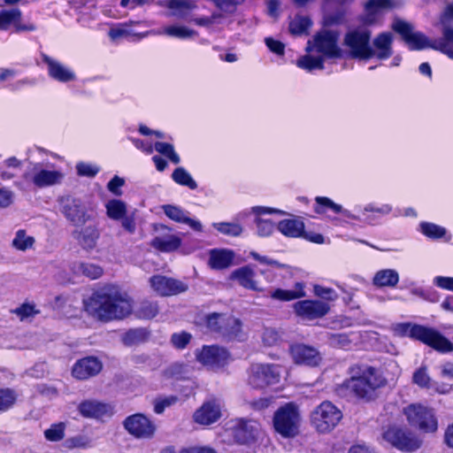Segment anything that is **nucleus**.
Here are the masks:
<instances>
[{"mask_svg": "<svg viewBox=\"0 0 453 453\" xmlns=\"http://www.w3.org/2000/svg\"><path fill=\"white\" fill-rule=\"evenodd\" d=\"M86 311L102 321L121 319L132 311V303L127 295L108 289L95 292L85 303Z\"/></svg>", "mask_w": 453, "mask_h": 453, "instance_id": "f257e3e1", "label": "nucleus"}, {"mask_svg": "<svg viewBox=\"0 0 453 453\" xmlns=\"http://www.w3.org/2000/svg\"><path fill=\"white\" fill-rule=\"evenodd\" d=\"M350 378L342 383V387L365 402L375 400L379 389L387 383L386 379L374 367L366 365H355L349 368Z\"/></svg>", "mask_w": 453, "mask_h": 453, "instance_id": "f03ea898", "label": "nucleus"}, {"mask_svg": "<svg viewBox=\"0 0 453 453\" xmlns=\"http://www.w3.org/2000/svg\"><path fill=\"white\" fill-rule=\"evenodd\" d=\"M372 31L365 26L348 30L344 35L342 46L348 58L368 60L374 57L371 44Z\"/></svg>", "mask_w": 453, "mask_h": 453, "instance_id": "7ed1b4c3", "label": "nucleus"}, {"mask_svg": "<svg viewBox=\"0 0 453 453\" xmlns=\"http://www.w3.org/2000/svg\"><path fill=\"white\" fill-rule=\"evenodd\" d=\"M398 326L403 334L438 351L449 352L453 350L452 342L434 328L409 323L400 324Z\"/></svg>", "mask_w": 453, "mask_h": 453, "instance_id": "20e7f679", "label": "nucleus"}, {"mask_svg": "<svg viewBox=\"0 0 453 453\" xmlns=\"http://www.w3.org/2000/svg\"><path fill=\"white\" fill-rule=\"evenodd\" d=\"M273 427L284 438H294L299 434L301 415L293 403L280 407L273 415Z\"/></svg>", "mask_w": 453, "mask_h": 453, "instance_id": "39448f33", "label": "nucleus"}, {"mask_svg": "<svg viewBox=\"0 0 453 453\" xmlns=\"http://www.w3.org/2000/svg\"><path fill=\"white\" fill-rule=\"evenodd\" d=\"M342 418V411L329 401L322 402L310 415L311 425L320 434L330 433Z\"/></svg>", "mask_w": 453, "mask_h": 453, "instance_id": "423d86ee", "label": "nucleus"}, {"mask_svg": "<svg viewBox=\"0 0 453 453\" xmlns=\"http://www.w3.org/2000/svg\"><path fill=\"white\" fill-rule=\"evenodd\" d=\"M58 202L60 212L73 226H84L93 219L91 209L81 199L65 196L59 197Z\"/></svg>", "mask_w": 453, "mask_h": 453, "instance_id": "0eeeda50", "label": "nucleus"}, {"mask_svg": "<svg viewBox=\"0 0 453 453\" xmlns=\"http://www.w3.org/2000/svg\"><path fill=\"white\" fill-rule=\"evenodd\" d=\"M230 434L239 444L251 445L259 441L266 445L269 442V438L261 431L259 424L253 420H236L230 428Z\"/></svg>", "mask_w": 453, "mask_h": 453, "instance_id": "6e6552de", "label": "nucleus"}, {"mask_svg": "<svg viewBox=\"0 0 453 453\" xmlns=\"http://www.w3.org/2000/svg\"><path fill=\"white\" fill-rule=\"evenodd\" d=\"M403 413L409 424L425 433H434L438 429V421L432 409L422 404H411L404 408Z\"/></svg>", "mask_w": 453, "mask_h": 453, "instance_id": "1a4fd4ad", "label": "nucleus"}, {"mask_svg": "<svg viewBox=\"0 0 453 453\" xmlns=\"http://www.w3.org/2000/svg\"><path fill=\"white\" fill-rule=\"evenodd\" d=\"M338 40L339 33L337 31L322 30L313 37L312 41H308L306 51L315 50L327 58H342V50L338 46Z\"/></svg>", "mask_w": 453, "mask_h": 453, "instance_id": "9d476101", "label": "nucleus"}, {"mask_svg": "<svg viewBox=\"0 0 453 453\" xmlns=\"http://www.w3.org/2000/svg\"><path fill=\"white\" fill-rule=\"evenodd\" d=\"M280 366L274 364H253L249 371L248 383L253 388H264L280 380Z\"/></svg>", "mask_w": 453, "mask_h": 453, "instance_id": "9b49d317", "label": "nucleus"}, {"mask_svg": "<svg viewBox=\"0 0 453 453\" xmlns=\"http://www.w3.org/2000/svg\"><path fill=\"white\" fill-rule=\"evenodd\" d=\"M392 29L401 35L403 40L406 42L411 50H420L426 48L434 49V40H429L424 34L420 32H413L411 24L395 19L391 26Z\"/></svg>", "mask_w": 453, "mask_h": 453, "instance_id": "f8f14e48", "label": "nucleus"}, {"mask_svg": "<svg viewBox=\"0 0 453 453\" xmlns=\"http://www.w3.org/2000/svg\"><path fill=\"white\" fill-rule=\"evenodd\" d=\"M383 439L401 451H415L422 444V441L409 430L396 426L389 427L383 434Z\"/></svg>", "mask_w": 453, "mask_h": 453, "instance_id": "ddd939ff", "label": "nucleus"}, {"mask_svg": "<svg viewBox=\"0 0 453 453\" xmlns=\"http://www.w3.org/2000/svg\"><path fill=\"white\" fill-rule=\"evenodd\" d=\"M123 426L136 439H151L157 431L156 424L142 413L127 417L123 421Z\"/></svg>", "mask_w": 453, "mask_h": 453, "instance_id": "4468645a", "label": "nucleus"}, {"mask_svg": "<svg viewBox=\"0 0 453 453\" xmlns=\"http://www.w3.org/2000/svg\"><path fill=\"white\" fill-rule=\"evenodd\" d=\"M23 179L38 188H43L60 184L64 179V173L58 170L42 169L41 164H35L33 166V173H25Z\"/></svg>", "mask_w": 453, "mask_h": 453, "instance_id": "2eb2a0df", "label": "nucleus"}, {"mask_svg": "<svg viewBox=\"0 0 453 453\" xmlns=\"http://www.w3.org/2000/svg\"><path fill=\"white\" fill-rule=\"evenodd\" d=\"M196 356L201 364L211 369L225 366L230 359L227 349L218 345L203 346L196 350Z\"/></svg>", "mask_w": 453, "mask_h": 453, "instance_id": "dca6fc26", "label": "nucleus"}, {"mask_svg": "<svg viewBox=\"0 0 453 453\" xmlns=\"http://www.w3.org/2000/svg\"><path fill=\"white\" fill-rule=\"evenodd\" d=\"M12 26L16 33L34 32L37 26L33 22H22V12L19 8L0 11V31H6Z\"/></svg>", "mask_w": 453, "mask_h": 453, "instance_id": "f3484780", "label": "nucleus"}, {"mask_svg": "<svg viewBox=\"0 0 453 453\" xmlns=\"http://www.w3.org/2000/svg\"><path fill=\"white\" fill-rule=\"evenodd\" d=\"M293 309L299 318L313 320L326 316L330 311V305L320 300H303L295 303Z\"/></svg>", "mask_w": 453, "mask_h": 453, "instance_id": "a211bd4d", "label": "nucleus"}, {"mask_svg": "<svg viewBox=\"0 0 453 453\" xmlns=\"http://www.w3.org/2000/svg\"><path fill=\"white\" fill-rule=\"evenodd\" d=\"M151 288L161 296H174L188 290V285L179 280L164 275H154L150 278Z\"/></svg>", "mask_w": 453, "mask_h": 453, "instance_id": "6ab92c4d", "label": "nucleus"}, {"mask_svg": "<svg viewBox=\"0 0 453 453\" xmlns=\"http://www.w3.org/2000/svg\"><path fill=\"white\" fill-rule=\"evenodd\" d=\"M290 354L297 365L317 366L322 361V357L317 349L304 344L291 346Z\"/></svg>", "mask_w": 453, "mask_h": 453, "instance_id": "aec40b11", "label": "nucleus"}, {"mask_svg": "<svg viewBox=\"0 0 453 453\" xmlns=\"http://www.w3.org/2000/svg\"><path fill=\"white\" fill-rule=\"evenodd\" d=\"M102 368L103 365L97 357H87L74 364L72 373L78 380H87L98 374Z\"/></svg>", "mask_w": 453, "mask_h": 453, "instance_id": "412c9836", "label": "nucleus"}, {"mask_svg": "<svg viewBox=\"0 0 453 453\" xmlns=\"http://www.w3.org/2000/svg\"><path fill=\"white\" fill-rule=\"evenodd\" d=\"M221 417V407L216 400L203 403V404L195 411L193 418L196 423L208 426L217 422Z\"/></svg>", "mask_w": 453, "mask_h": 453, "instance_id": "4be33fe9", "label": "nucleus"}, {"mask_svg": "<svg viewBox=\"0 0 453 453\" xmlns=\"http://www.w3.org/2000/svg\"><path fill=\"white\" fill-rule=\"evenodd\" d=\"M402 5L398 0H369L365 5V13L362 17V21L365 25H371L375 22L377 15L384 10H391Z\"/></svg>", "mask_w": 453, "mask_h": 453, "instance_id": "5701e85b", "label": "nucleus"}, {"mask_svg": "<svg viewBox=\"0 0 453 453\" xmlns=\"http://www.w3.org/2000/svg\"><path fill=\"white\" fill-rule=\"evenodd\" d=\"M72 235L83 250L91 251L97 245L100 232L96 226H87L83 228L73 230Z\"/></svg>", "mask_w": 453, "mask_h": 453, "instance_id": "b1692460", "label": "nucleus"}, {"mask_svg": "<svg viewBox=\"0 0 453 453\" xmlns=\"http://www.w3.org/2000/svg\"><path fill=\"white\" fill-rule=\"evenodd\" d=\"M42 61L48 65L49 75L60 82H68L75 80V73L60 62L51 58L46 54L42 55Z\"/></svg>", "mask_w": 453, "mask_h": 453, "instance_id": "393cba45", "label": "nucleus"}, {"mask_svg": "<svg viewBox=\"0 0 453 453\" xmlns=\"http://www.w3.org/2000/svg\"><path fill=\"white\" fill-rule=\"evenodd\" d=\"M252 211L257 214V219L255 220L257 224V232L259 236L266 237L273 234L275 228V225L269 219H265L260 218L261 215L264 214H271L273 212H278L280 214H284V211L280 210H275L269 207L263 206H255L252 208Z\"/></svg>", "mask_w": 453, "mask_h": 453, "instance_id": "a878e982", "label": "nucleus"}, {"mask_svg": "<svg viewBox=\"0 0 453 453\" xmlns=\"http://www.w3.org/2000/svg\"><path fill=\"white\" fill-rule=\"evenodd\" d=\"M162 209L165 214L172 220L187 224L196 232L203 231L202 223L199 220L189 218L188 216V212L183 211L181 208L175 205L166 204L164 205Z\"/></svg>", "mask_w": 453, "mask_h": 453, "instance_id": "bb28decb", "label": "nucleus"}, {"mask_svg": "<svg viewBox=\"0 0 453 453\" xmlns=\"http://www.w3.org/2000/svg\"><path fill=\"white\" fill-rule=\"evenodd\" d=\"M392 43L393 35L390 32L379 34L371 43L374 57L380 60L390 58L393 55Z\"/></svg>", "mask_w": 453, "mask_h": 453, "instance_id": "cd10ccee", "label": "nucleus"}, {"mask_svg": "<svg viewBox=\"0 0 453 453\" xmlns=\"http://www.w3.org/2000/svg\"><path fill=\"white\" fill-rule=\"evenodd\" d=\"M235 253L227 249H213L209 253V265L215 270L230 267L234 260Z\"/></svg>", "mask_w": 453, "mask_h": 453, "instance_id": "c85d7f7f", "label": "nucleus"}, {"mask_svg": "<svg viewBox=\"0 0 453 453\" xmlns=\"http://www.w3.org/2000/svg\"><path fill=\"white\" fill-rule=\"evenodd\" d=\"M255 275L254 270L246 265L233 271L230 279L237 280L244 288L260 292L263 288L257 286Z\"/></svg>", "mask_w": 453, "mask_h": 453, "instance_id": "c756f323", "label": "nucleus"}, {"mask_svg": "<svg viewBox=\"0 0 453 453\" xmlns=\"http://www.w3.org/2000/svg\"><path fill=\"white\" fill-rule=\"evenodd\" d=\"M441 36L434 40V50H439L453 59V27L441 26Z\"/></svg>", "mask_w": 453, "mask_h": 453, "instance_id": "7c9ffc66", "label": "nucleus"}, {"mask_svg": "<svg viewBox=\"0 0 453 453\" xmlns=\"http://www.w3.org/2000/svg\"><path fill=\"white\" fill-rule=\"evenodd\" d=\"M181 239L172 234L157 235L150 242V246L161 252H173L179 249Z\"/></svg>", "mask_w": 453, "mask_h": 453, "instance_id": "2f4dec72", "label": "nucleus"}, {"mask_svg": "<svg viewBox=\"0 0 453 453\" xmlns=\"http://www.w3.org/2000/svg\"><path fill=\"white\" fill-rule=\"evenodd\" d=\"M225 324L226 326H236L237 319L224 313H217L212 312L206 317V325L207 327L211 331L218 334H220L222 329L225 327Z\"/></svg>", "mask_w": 453, "mask_h": 453, "instance_id": "473e14b6", "label": "nucleus"}, {"mask_svg": "<svg viewBox=\"0 0 453 453\" xmlns=\"http://www.w3.org/2000/svg\"><path fill=\"white\" fill-rule=\"evenodd\" d=\"M399 282V273L395 269H381L375 273L372 284L378 288H395Z\"/></svg>", "mask_w": 453, "mask_h": 453, "instance_id": "72a5a7b5", "label": "nucleus"}, {"mask_svg": "<svg viewBox=\"0 0 453 453\" xmlns=\"http://www.w3.org/2000/svg\"><path fill=\"white\" fill-rule=\"evenodd\" d=\"M278 230L285 236L296 238L304 234V224L296 219L280 220L277 226Z\"/></svg>", "mask_w": 453, "mask_h": 453, "instance_id": "f704fd0d", "label": "nucleus"}, {"mask_svg": "<svg viewBox=\"0 0 453 453\" xmlns=\"http://www.w3.org/2000/svg\"><path fill=\"white\" fill-rule=\"evenodd\" d=\"M306 296L304 284L296 282L294 289L277 288L271 292L270 296L274 300L288 302Z\"/></svg>", "mask_w": 453, "mask_h": 453, "instance_id": "c9c22d12", "label": "nucleus"}, {"mask_svg": "<svg viewBox=\"0 0 453 453\" xmlns=\"http://www.w3.org/2000/svg\"><path fill=\"white\" fill-rule=\"evenodd\" d=\"M133 24H138V22H131L130 24L125 23L120 26L111 28L109 31V36L112 40H119L121 38H126L128 40H139L149 35V32L146 33H137L132 28Z\"/></svg>", "mask_w": 453, "mask_h": 453, "instance_id": "e433bc0d", "label": "nucleus"}, {"mask_svg": "<svg viewBox=\"0 0 453 453\" xmlns=\"http://www.w3.org/2000/svg\"><path fill=\"white\" fill-rule=\"evenodd\" d=\"M167 7L172 10L173 16L186 19L196 4L193 0H168Z\"/></svg>", "mask_w": 453, "mask_h": 453, "instance_id": "4c0bfd02", "label": "nucleus"}, {"mask_svg": "<svg viewBox=\"0 0 453 453\" xmlns=\"http://www.w3.org/2000/svg\"><path fill=\"white\" fill-rule=\"evenodd\" d=\"M107 404L96 401H84L80 403L79 411L83 417L100 418L108 412Z\"/></svg>", "mask_w": 453, "mask_h": 453, "instance_id": "58836bf2", "label": "nucleus"}, {"mask_svg": "<svg viewBox=\"0 0 453 453\" xmlns=\"http://www.w3.org/2000/svg\"><path fill=\"white\" fill-rule=\"evenodd\" d=\"M73 271L76 274H81L90 279H97L103 274L101 266L86 262L76 263L73 265Z\"/></svg>", "mask_w": 453, "mask_h": 453, "instance_id": "ea45409f", "label": "nucleus"}, {"mask_svg": "<svg viewBox=\"0 0 453 453\" xmlns=\"http://www.w3.org/2000/svg\"><path fill=\"white\" fill-rule=\"evenodd\" d=\"M311 25L312 22L309 17L297 15L289 23V31L294 35H301L307 34Z\"/></svg>", "mask_w": 453, "mask_h": 453, "instance_id": "a19ab883", "label": "nucleus"}, {"mask_svg": "<svg viewBox=\"0 0 453 453\" xmlns=\"http://www.w3.org/2000/svg\"><path fill=\"white\" fill-rule=\"evenodd\" d=\"M172 179L179 185L188 187L194 190L197 188V183L183 167H177L172 173Z\"/></svg>", "mask_w": 453, "mask_h": 453, "instance_id": "79ce46f5", "label": "nucleus"}, {"mask_svg": "<svg viewBox=\"0 0 453 453\" xmlns=\"http://www.w3.org/2000/svg\"><path fill=\"white\" fill-rule=\"evenodd\" d=\"M35 242V241L33 236L27 235L25 230L19 229L16 232L15 237L12 242V245L18 250L26 251L33 247Z\"/></svg>", "mask_w": 453, "mask_h": 453, "instance_id": "37998d69", "label": "nucleus"}, {"mask_svg": "<svg viewBox=\"0 0 453 453\" xmlns=\"http://www.w3.org/2000/svg\"><path fill=\"white\" fill-rule=\"evenodd\" d=\"M107 216L114 220H119L127 213L125 203L120 200L112 199L106 203Z\"/></svg>", "mask_w": 453, "mask_h": 453, "instance_id": "c03bdc74", "label": "nucleus"}, {"mask_svg": "<svg viewBox=\"0 0 453 453\" xmlns=\"http://www.w3.org/2000/svg\"><path fill=\"white\" fill-rule=\"evenodd\" d=\"M18 399V394L12 388H0V412L12 409Z\"/></svg>", "mask_w": 453, "mask_h": 453, "instance_id": "a18cd8bd", "label": "nucleus"}, {"mask_svg": "<svg viewBox=\"0 0 453 453\" xmlns=\"http://www.w3.org/2000/svg\"><path fill=\"white\" fill-rule=\"evenodd\" d=\"M212 226L220 234L231 237L240 236L243 232L242 226L235 222L212 223Z\"/></svg>", "mask_w": 453, "mask_h": 453, "instance_id": "49530a36", "label": "nucleus"}, {"mask_svg": "<svg viewBox=\"0 0 453 453\" xmlns=\"http://www.w3.org/2000/svg\"><path fill=\"white\" fill-rule=\"evenodd\" d=\"M419 231L430 239L442 238L447 230L443 226L430 222H421L419 224Z\"/></svg>", "mask_w": 453, "mask_h": 453, "instance_id": "de8ad7c7", "label": "nucleus"}, {"mask_svg": "<svg viewBox=\"0 0 453 453\" xmlns=\"http://www.w3.org/2000/svg\"><path fill=\"white\" fill-rule=\"evenodd\" d=\"M158 311L159 308L156 302L144 300L140 303L136 314L140 319H151L157 315Z\"/></svg>", "mask_w": 453, "mask_h": 453, "instance_id": "09e8293b", "label": "nucleus"}, {"mask_svg": "<svg viewBox=\"0 0 453 453\" xmlns=\"http://www.w3.org/2000/svg\"><path fill=\"white\" fill-rule=\"evenodd\" d=\"M296 64L298 67L309 72L315 69L322 70L324 68V58L306 55L299 58Z\"/></svg>", "mask_w": 453, "mask_h": 453, "instance_id": "8fccbe9b", "label": "nucleus"}, {"mask_svg": "<svg viewBox=\"0 0 453 453\" xmlns=\"http://www.w3.org/2000/svg\"><path fill=\"white\" fill-rule=\"evenodd\" d=\"M316 203L320 206H326L330 208L332 211H334L335 213H343L344 216L351 219H357L361 220V219L354 214H352L350 211L347 210H343L342 206L335 203L334 201H332L330 198L326 196H317L315 198Z\"/></svg>", "mask_w": 453, "mask_h": 453, "instance_id": "3c124183", "label": "nucleus"}, {"mask_svg": "<svg viewBox=\"0 0 453 453\" xmlns=\"http://www.w3.org/2000/svg\"><path fill=\"white\" fill-rule=\"evenodd\" d=\"M148 333L145 329H130L122 337L123 343L127 346H132L142 342L147 338Z\"/></svg>", "mask_w": 453, "mask_h": 453, "instance_id": "603ef678", "label": "nucleus"}, {"mask_svg": "<svg viewBox=\"0 0 453 453\" xmlns=\"http://www.w3.org/2000/svg\"><path fill=\"white\" fill-rule=\"evenodd\" d=\"M154 149L158 153L166 157L172 163L179 164L180 159L179 155L175 152L173 144L162 142H157L154 144Z\"/></svg>", "mask_w": 453, "mask_h": 453, "instance_id": "864d4df0", "label": "nucleus"}, {"mask_svg": "<svg viewBox=\"0 0 453 453\" xmlns=\"http://www.w3.org/2000/svg\"><path fill=\"white\" fill-rule=\"evenodd\" d=\"M178 401L175 395L160 396L153 400V411L157 414H162L168 407L173 406Z\"/></svg>", "mask_w": 453, "mask_h": 453, "instance_id": "5fc2aeb1", "label": "nucleus"}, {"mask_svg": "<svg viewBox=\"0 0 453 453\" xmlns=\"http://www.w3.org/2000/svg\"><path fill=\"white\" fill-rule=\"evenodd\" d=\"M164 33L169 36L186 39L196 35V31L182 26H171L165 28Z\"/></svg>", "mask_w": 453, "mask_h": 453, "instance_id": "6e6d98bb", "label": "nucleus"}, {"mask_svg": "<svg viewBox=\"0 0 453 453\" xmlns=\"http://www.w3.org/2000/svg\"><path fill=\"white\" fill-rule=\"evenodd\" d=\"M65 426L64 423L52 424L50 428L44 431L46 440L50 441H58L65 436Z\"/></svg>", "mask_w": 453, "mask_h": 453, "instance_id": "4d7b16f0", "label": "nucleus"}, {"mask_svg": "<svg viewBox=\"0 0 453 453\" xmlns=\"http://www.w3.org/2000/svg\"><path fill=\"white\" fill-rule=\"evenodd\" d=\"M412 381L420 388H429L431 387V378L429 377L426 368L420 367L412 376Z\"/></svg>", "mask_w": 453, "mask_h": 453, "instance_id": "13d9d810", "label": "nucleus"}, {"mask_svg": "<svg viewBox=\"0 0 453 453\" xmlns=\"http://www.w3.org/2000/svg\"><path fill=\"white\" fill-rule=\"evenodd\" d=\"M76 170L80 176L93 178L98 173L100 167L94 164L80 162L76 165Z\"/></svg>", "mask_w": 453, "mask_h": 453, "instance_id": "bf43d9fd", "label": "nucleus"}, {"mask_svg": "<svg viewBox=\"0 0 453 453\" xmlns=\"http://www.w3.org/2000/svg\"><path fill=\"white\" fill-rule=\"evenodd\" d=\"M219 335L227 340L240 338L242 336V321L237 319V325L234 326H226V324H225V327L222 329Z\"/></svg>", "mask_w": 453, "mask_h": 453, "instance_id": "052dcab7", "label": "nucleus"}, {"mask_svg": "<svg viewBox=\"0 0 453 453\" xmlns=\"http://www.w3.org/2000/svg\"><path fill=\"white\" fill-rule=\"evenodd\" d=\"M191 338L192 335L187 332L174 333L171 336V342L176 349H182L189 343Z\"/></svg>", "mask_w": 453, "mask_h": 453, "instance_id": "680f3d73", "label": "nucleus"}, {"mask_svg": "<svg viewBox=\"0 0 453 453\" xmlns=\"http://www.w3.org/2000/svg\"><path fill=\"white\" fill-rule=\"evenodd\" d=\"M13 312L21 319H25L35 316L39 313V311L35 309L34 304L23 303L19 307L16 308Z\"/></svg>", "mask_w": 453, "mask_h": 453, "instance_id": "e2e57ef3", "label": "nucleus"}, {"mask_svg": "<svg viewBox=\"0 0 453 453\" xmlns=\"http://www.w3.org/2000/svg\"><path fill=\"white\" fill-rule=\"evenodd\" d=\"M314 294L317 296H319L322 299H325L326 301H334V300L337 299V297H338V295L334 289H333L331 288H326L323 286H319V285L314 286Z\"/></svg>", "mask_w": 453, "mask_h": 453, "instance_id": "0e129e2a", "label": "nucleus"}, {"mask_svg": "<svg viewBox=\"0 0 453 453\" xmlns=\"http://www.w3.org/2000/svg\"><path fill=\"white\" fill-rule=\"evenodd\" d=\"M328 340L330 345L333 347L347 348L350 344V340L345 334H331Z\"/></svg>", "mask_w": 453, "mask_h": 453, "instance_id": "69168bd1", "label": "nucleus"}, {"mask_svg": "<svg viewBox=\"0 0 453 453\" xmlns=\"http://www.w3.org/2000/svg\"><path fill=\"white\" fill-rule=\"evenodd\" d=\"M262 341L266 346L275 345L280 341V334L273 328H265L262 334Z\"/></svg>", "mask_w": 453, "mask_h": 453, "instance_id": "338daca9", "label": "nucleus"}, {"mask_svg": "<svg viewBox=\"0 0 453 453\" xmlns=\"http://www.w3.org/2000/svg\"><path fill=\"white\" fill-rule=\"evenodd\" d=\"M434 284L437 287L453 291V278L445 276H436L434 278Z\"/></svg>", "mask_w": 453, "mask_h": 453, "instance_id": "774afa93", "label": "nucleus"}]
</instances>
